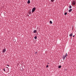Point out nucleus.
Returning <instances> with one entry per match:
<instances>
[{"instance_id":"nucleus-11","label":"nucleus","mask_w":76,"mask_h":76,"mask_svg":"<svg viewBox=\"0 0 76 76\" xmlns=\"http://www.w3.org/2000/svg\"><path fill=\"white\" fill-rule=\"evenodd\" d=\"M50 23H51V24H52L53 23V22H52L51 21H50Z\"/></svg>"},{"instance_id":"nucleus-21","label":"nucleus","mask_w":76,"mask_h":76,"mask_svg":"<svg viewBox=\"0 0 76 76\" xmlns=\"http://www.w3.org/2000/svg\"><path fill=\"white\" fill-rule=\"evenodd\" d=\"M27 16H29V15H27Z\"/></svg>"},{"instance_id":"nucleus-14","label":"nucleus","mask_w":76,"mask_h":76,"mask_svg":"<svg viewBox=\"0 0 76 76\" xmlns=\"http://www.w3.org/2000/svg\"><path fill=\"white\" fill-rule=\"evenodd\" d=\"M6 68L7 69V71H9V68H8L7 67H6Z\"/></svg>"},{"instance_id":"nucleus-25","label":"nucleus","mask_w":76,"mask_h":76,"mask_svg":"<svg viewBox=\"0 0 76 76\" xmlns=\"http://www.w3.org/2000/svg\"><path fill=\"white\" fill-rule=\"evenodd\" d=\"M65 70H67V69H66Z\"/></svg>"},{"instance_id":"nucleus-3","label":"nucleus","mask_w":76,"mask_h":76,"mask_svg":"<svg viewBox=\"0 0 76 76\" xmlns=\"http://www.w3.org/2000/svg\"><path fill=\"white\" fill-rule=\"evenodd\" d=\"M5 51H6V49H4L2 51V53H5Z\"/></svg>"},{"instance_id":"nucleus-4","label":"nucleus","mask_w":76,"mask_h":76,"mask_svg":"<svg viewBox=\"0 0 76 76\" xmlns=\"http://www.w3.org/2000/svg\"><path fill=\"white\" fill-rule=\"evenodd\" d=\"M72 9H71L69 10V12H72Z\"/></svg>"},{"instance_id":"nucleus-18","label":"nucleus","mask_w":76,"mask_h":76,"mask_svg":"<svg viewBox=\"0 0 76 76\" xmlns=\"http://www.w3.org/2000/svg\"><path fill=\"white\" fill-rule=\"evenodd\" d=\"M46 67H47V68L48 67V65H47V66H46Z\"/></svg>"},{"instance_id":"nucleus-7","label":"nucleus","mask_w":76,"mask_h":76,"mask_svg":"<svg viewBox=\"0 0 76 76\" xmlns=\"http://www.w3.org/2000/svg\"><path fill=\"white\" fill-rule=\"evenodd\" d=\"M73 35V33H71L70 34H69V37H72Z\"/></svg>"},{"instance_id":"nucleus-28","label":"nucleus","mask_w":76,"mask_h":76,"mask_svg":"<svg viewBox=\"0 0 76 76\" xmlns=\"http://www.w3.org/2000/svg\"><path fill=\"white\" fill-rule=\"evenodd\" d=\"M72 30H73V27H72Z\"/></svg>"},{"instance_id":"nucleus-22","label":"nucleus","mask_w":76,"mask_h":76,"mask_svg":"<svg viewBox=\"0 0 76 76\" xmlns=\"http://www.w3.org/2000/svg\"><path fill=\"white\" fill-rule=\"evenodd\" d=\"M35 53L36 54H37V53H38V52H36Z\"/></svg>"},{"instance_id":"nucleus-17","label":"nucleus","mask_w":76,"mask_h":76,"mask_svg":"<svg viewBox=\"0 0 76 76\" xmlns=\"http://www.w3.org/2000/svg\"><path fill=\"white\" fill-rule=\"evenodd\" d=\"M69 7V9H71V8H72V6H70Z\"/></svg>"},{"instance_id":"nucleus-1","label":"nucleus","mask_w":76,"mask_h":76,"mask_svg":"<svg viewBox=\"0 0 76 76\" xmlns=\"http://www.w3.org/2000/svg\"><path fill=\"white\" fill-rule=\"evenodd\" d=\"M72 5H75L76 4V1H72Z\"/></svg>"},{"instance_id":"nucleus-9","label":"nucleus","mask_w":76,"mask_h":76,"mask_svg":"<svg viewBox=\"0 0 76 76\" xmlns=\"http://www.w3.org/2000/svg\"><path fill=\"white\" fill-rule=\"evenodd\" d=\"M37 32V30H34L33 32L34 33H36V32Z\"/></svg>"},{"instance_id":"nucleus-8","label":"nucleus","mask_w":76,"mask_h":76,"mask_svg":"<svg viewBox=\"0 0 76 76\" xmlns=\"http://www.w3.org/2000/svg\"><path fill=\"white\" fill-rule=\"evenodd\" d=\"M65 56L64 55L62 57V58L64 60L65 59Z\"/></svg>"},{"instance_id":"nucleus-26","label":"nucleus","mask_w":76,"mask_h":76,"mask_svg":"<svg viewBox=\"0 0 76 76\" xmlns=\"http://www.w3.org/2000/svg\"><path fill=\"white\" fill-rule=\"evenodd\" d=\"M14 40H15V39H13V40L14 41Z\"/></svg>"},{"instance_id":"nucleus-24","label":"nucleus","mask_w":76,"mask_h":76,"mask_svg":"<svg viewBox=\"0 0 76 76\" xmlns=\"http://www.w3.org/2000/svg\"><path fill=\"white\" fill-rule=\"evenodd\" d=\"M75 37V35L73 36V37Z\"/></svg>"},{"instance_id":"nucleus-27","label":"nucleus","mask_w":76,"mask_h":76,"mask_svg":"<svg viewBox=\"0 0 76 76\" xmlns=\"http://www.w3.org/2000/svg\"><path fill=\"white\" fill-rule=\"evenodd\" d=\"M48 64H49V63H48Z\"/></svg>"},{"instance_id":"nucleus-20","label":"nucleus","mask_w":76,"mask_h":76,"mask_svg":"<svg viewBox=\"0 0 76 76\" xmlns=\"http://www.w3.org/2000/svg\"><path fill=\"white\" fill-rule=\"evenodd\" d=\"M7 66H8V67H9V65L7 64Z\"/></svg>"},{"instance_id":"nucleus-23","label":"nucleus","mask_w":76,"mask_h":76,"mask_svg":"<svg viewBox=\"0 0 76 76\" xmlns=\"http://www.w3.org/2000/svg\"><path fill=\"white\" fill-rule=\"evenodd\" d=\"M6 70L7 71V68H5Z\"/></svg>"},{"instance_id":"nucleus-16","label":"nucleus","mask_w":76,"mask_h":76,"mask_svg":"<svg viewBox=\"0 0 76 76\" xmlns=\"http://www.w3.org/2000/svg\"><path fill=\"white\" fill-rule=\"evenodd\" d=\"M55 1V0H51V2H53V1Z\"/></svg>"},{"instance_id":"nucleus-13","label":"nucleus","mask_w":76,"mask_h":76,"mask_svg":"<svg viewBox=\"0 0 76 76\" xmlns=\"http://www.w3.org/2000/svg\"><path fill=\"white\" fill-rule=\"evenodd\" d=\"M34 39H37V36H35L34 37Z\"/></svg>"},{"instance_id":"nucleus-15","label":"nucleus","mask_w":76,"mask_h":76,"mask_svg":"<svg viewBox=\"0 0 76 76\" xmlns=\"http://www.w3.org/2000/svg\"><path fill=\"white\" fill-rule=\"evenodd\" d=\"M67 14V12H66L64 13V15H66Z\"/></svg>"},{"instance_id":"nucleus-2","label":"nucleus","mask_w":76,"mask_h":76,"mask_svg":"<svg viewBox=\"0 0 76 76\" xmlns=\"http://www.w3.org/2000/svg\"><path fill=\"white\" fill-rule=\"evenodd\" d=\"M36 9V8H35V7L33 8L32 9V13H33V12H35V10Z\"/></svg>"},{"instance_id":"nucleus-6","label":"nucleus","mask_w":76,"mask_h":76,"mask_svg":"<svg viewBox=\"0 0 76 76\" xmlns=\"http://www.w3.org/2000/svg\"><path fill=\"white\" fill-rule=\"evenodd\" d=\"M28 13L29 15H31V11H29L28 12Z\"/></svg>"},{"instance_id":"nucleus-10","label":"nucleus","mask_w":76,"mask_h":76,"mask_svg":"<svg viewBox=\"0 0 76 76\" xmlns=\"http://www.w3.org/2000/svg\"><path fill=\"white\" fill-rule=\"evenodd\" d=\"M61 66L60 65L58 66V68H59V69H60V68H61Z\"/></svg>"},{"instance_id":"nucleus-5","label":"nucleus","mask_w":76,"mask_h":76,"mask_svg":"<svg viewBox=\"0 0 76 76\" xmlns=\"http://www.w3.org/2000/svg\"><path fill=\"white\" fill-rule=\"evenodd\" d=\"M31 3V2L30 1V0H28L27 1L28 4H29V3Z\"/></svg>"},{"instance_id":"nucleus-19","label":"nucleus","mask_w":76,"mask_h":76,"mask_svg":"<svg viewBox=\"0 0 76 76\" xmlns=\"http://www.w3.org/2000/svg\"><path fill=\"white\" fill-rule=\"evenodd\" d=\"M4 72L6 71V70H5V69H4Z\"/></svg>"},{"instance_id":"nucleus-12","label":"nucleus","mask_w":76,"mask_h":76,"mask_svg":"<svg viewBox=\"0 0 76 76\" xmlns=\"http://www.w3.org/2000/svg\"><path fill=\"white\" fill-rule=\"evenodd\" d=\"M67 56V53H66L65 56V57H66Z\"/></svg>"}]
</instances>
